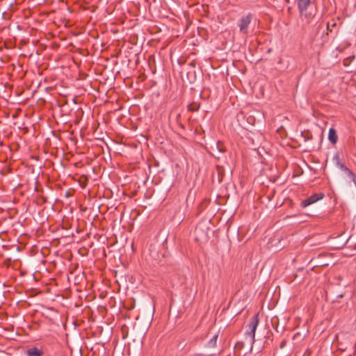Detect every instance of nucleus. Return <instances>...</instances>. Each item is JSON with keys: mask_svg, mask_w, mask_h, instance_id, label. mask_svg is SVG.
<instances>
[{"mask_svg": "<svg viewBox=\"0 0 356 356\" xmlns=\"http://www.w3.org/2000/svg\"><path fill=\"white\" fill-rule=\"evenodd\" d=\"M259 321V313L255 314L250 320L248 324V330L245 332L246 336L250 337V343L253 344L255 341V331Z\"/></svg>", "mask_w": 356, "mask_h": 356, "instance_id": "nucleus-1", "label": "nucleus"}, {"mask_svg": "<svg viewBox=\"0 0 356 356\" xmlns=\"http://www.w3.org/2000/svg\"><path fill=\"white\" fill-rule=\"evenodd\" d=\"M252 17L253 15L252 13H248L247 15L243 16L238 22L239 31L245 35L248 34V27L252 19Z\"/></svg>", "mask_w": 356, "mask_h": 356, "instance_id": "nucleus-2", "label": "nucleus"}, {"mask_svg": "<svg viewBox=\"0 0 356 356\" xmlns=\"http://www.w3.org/2000/svg\"><path fill=\"white\" fill-rule=\"evenodd\" d=\"M333 161L338 168H339L342 171H344L346 173H347V175L352 179V180L355 181V174L350 169H348L341 161L339 153L336 152L334 154L333 156Z\"/></svg>", "mask_w": 356, "mask_h": 356, "instance_id": "nucleus-3", "label": "nucleus"}, {"mask_svg": "<svg viewBox=\"0 0 356 356\" xmlns=\"http://www.w3.org/2000/svg\"><path fill=\"white\" fill-rule=\"evenodd\" d=\"M324 197V194L322 193H314L311 196L308 197L307 198L303 200L300 202V206L303 208L307 207L317 201L323 199Z\"/></svg>", "mask_w": 356, "mask_h": 356, "instance_id": "nucleus-4", "label": "nucleus"}, {"mask_svg": "<svg viewBox=\"0 0 356 356\" xmlns=\"http://www.w3.org/2000/svg\"><path fill=\"white\" fill-rule=\"evenodd\" d=\"M298 1V6L299 11L302 15H305V17L308 19H311L314 17V15H312V13L307 14L306 10L307 7L310 5V0H297Z\"/></svg>", "mask_w": 356, "mask_h": 356, "instance_id": "nucleus-5", "label": "nucleus"}, {"mask_svg": "<svg viewBox=\"0 0 356 356\" xmlns=\"http://www.w3.org/2000/svg\"><path fill=\"white\" fill-rule=\"evenodd\" d=\"M43 354L42 348L37 346H31L26 350V356H42Z\"/></svg>", "mask_w": 356, "mask_h": 356, "instance_id": "nucleus-6", "label": "nucleus"}, {"mask_svg": "<svg viewBox=\"0 0 356 356\" xmlns=\"http://www.w3.org/2000/svg\"><path fill=\"white\" fill-rule=\"evenodd\" d=\"M328 140L332 145H335L338 140V136L334 128L329 129Z\"/></svg>", "mask_w": 356, "mask_h": 356, "instance_id": "nucleus-7", "label": "nucleus"}, {"mask_svg": "<svg viewBox=\"0 0 356 356\" xmlns=\"http://www.w3.org/2000/svg\"><path fill=\"white\" fill-rule=\"evenodd\" d=\"M325 254H319L316 258L312 259L316 266H328V263L324 261H321V258L325 257Z\"/></svg>", "mask_w": 356, "mask_h": 356, "instance_id": "nucleus-8", "label": "nucleus"}, {"mask_svg": "<svg viewBox=\"0 0 356 356\" xmlns=\"http://www.w3.org/2000/svg\"><path fill=\"white\" fill-rule=\"evenodd\" d=\"M216 171L218 175V181L221 182L225 175V170L224 168L221 165H216Z\"/></svg>", "mask_w": 356, "mask_h": 356, "instance_id": "nucleus-9", "label": "nucleus"}, {"mask_svg": "<svg viewBox=\"0 0 356 356\" xmlns=\"http://www.w3.org/2000/svg\"><path fill=\"white\" fill-rule=\"evenodd\" d=\"M218 334H216L213 337L208 341L206 346L209 348H213L216 346L217 339Z\"/></svg>", "mask_w": 356, "mask_h": 356, "instance_id": "nucleus-10", "label": "nucleus"}, {"mask_svg": "<svg viewBox=\"0 0 356 356\" xmlns=\"http://www.w3.org/2000/svg\"><path fill=\"white\" fill-rule=\"evenodd\" d=\"M200 104L197 102H192L188 105V110L191 112H195L199 110Z\"/></svg>", "mask_w": 356, "mask_h": 356, "instance_id": "nucleus-11", "label": "nucleus"}, {"mask_svg": "<svg viewBox=\"0 0 356 356\" xmlns=\"http://www.w3.org/2000/svg\"><path fill=\"white\" fill-rule=\"evenodd\" d=\"M301 136L304 138L305 141L311 140L313 138L312 132L309 130H305L301 132Z\"/></svg>", "mask_w": 356, "mask_h": 356, "instance_id": "nucleus-12", "label": "nucleus"}, {"mask_svg": "<svg viewBox=\"0 0 356 356\" xmlns=\"http://www.w3.org/2000/svg\"><path fill=\"white\" fill-rule=\"evenodd\" d=\"M299 273L300 279L298 280V282L301 283L304 281L305 276L308 274V272L304 268H300Z\"/></svg>", "mask_w": 356, "mask_h": 356, "instance_id": "nucleus-13", "label": "nucleus"}, {"mask_svg": "<svg viewBox=\"0 0 356 356\" xmlns=\"http://www.w3.org/2000/svg\"><path fill=\"white\" fill-rule=\"evenodd\" d=\"M150 321L148 320L140 330V334H145L150 326Z\"/></svg>", "mask_w": 356, "mask_h": 356, "instance_id": "nucleus-14", "label": "nucleus"}, {"mask_svg": "<svg viewBox=\"0 0 356 356\" xmlns=\"http://www.w3.org/2000/svg\"><path fill=\"white\" fill-rule=\"evenodd\" d=\"M332 24L330 22H327L326 24V29H327V33L332 32V28L335 27L337 26V23L334 20H332Z\"/></svg>", "mask_w": 356, "mask_h": 356, "instance_id": "nucleus-15", "label": "nucleus"}, {"mask_svg": "<svg viewBox=\"0 0 356 356\" xmlns=\"http://www.w3.org/2000/svg\"><path fill=\"white\" fill-rule=\"evenodd\" d=\"M141 325V321L139 320L138 317L136 318V322L134 325V328L138 330Z\"/></svg>", "mask_w": 356, "mask_h": 356, "instance_id": "nucleus-16", "label": "nucleus"}, {"mask_svg": "<svg viewBox=\"0 0 356 356\" xmlns=\"http://www.w3.org/2000/svg\"><path fill=\"white\" fill-rule=\"evenodd\" d=\"M218 148L220 152H225V148L222 147V144L220 141L217 143Z\"/></svg>", "mask_w": 356, "mask_h": 356, "instance_id": "nucleus-17", "label": "nucleus"}, {"mask_svg": "<svg viewBox=\"0 0 356 356\" xmlns=\"http://www.w3.org/2000/svg\"><path fill=\"white\" fill-rule=\"evenodd\" d=\"M163 237L164 238V241H163V246L166 250L167 249L166 243H167V239H168L167 238V235L166 234H163Z\"/></svg>", "mask_w": 356, "mask_h": 356, "instance_id": "nucleus-18", "label": "nucleus"}, {"mask_svg": "<svg viewBox=\"0 0 356 356\" xmlns=\"http://www.w3.org/2000/svg\"><path fill=\"white\" fill-rule=\"evenodd\" d=\"M286 340H283V341L281 342L280 346V348H283L284 347V346H285V344H286Z\"/></svg>", "mask_w": 356, "mask_h": 356, "instance_id": "nucleus-19", "label": "nucleus"}, {"mask_svg": "<svg viewBox=\"0 0 356 356\" xmlns=\"http://www.w3.org/2000/svg\"><path fill=\"white\" fill-rule=\"evenodd\" d=\"M189 65L190 66H192V67H195V61H192L191 63H189Z\"/></svg>", "mask_w": 356, "mask_h": 356, "instance_id": "nucleus-20", "label": "nucleus"}, {"mask_svg": "<svg viewBox=\"0 0 356 356\" xmlns=\"http://www.w3.org/2000/svg\"><path fill=\"white\" fill-rule=\"evenodd\" d=\"M343 296V294L338 295V298H342Z\"/></svg>", "mask_w": 356, "mask_h": 356, "instance_id": "nucleus-21", "label": "nucleus"}, {"mask_svg": "<svg viewBox=\"0 0 356 356\" xmlns=\"http://www.w3.org/2000/svg\"><path fill=\"white\" fill-rule=\"evenodd\" d=\"M180 127H181V129H184V126L183 124H181Z\"/></svg>", "mask_w": 356, "mask_h": 356, "instance_id": "nucleus-22", "label": "nucleus"}, {"mask_svg": "<svg viewBox=\"0 0 356 356\" xmlns=\"http://www.w3.org/2000/svg\"><path fill=\"white\" fill-rule=\"evenodd\" d=\"M298 277V274H296L295 276H294L295 279H296Z\"/></svg>", "mask_w": 356, "mask_h": 356, "instance_id": "nucleus-23", "label": "nucleus"}, {"mask_svg": "<svg viewBox=\"0 0 356 356\" xmlns=\"http://www.w3.org/2000/svg\"><path fill=\"white\" fill-rule=\"evenodd\" d=\"M355 347H356V343L355 344Z\"/></svg>", "mask_w": 356, "mask_h": 356, "instance_id": "nucleus-24", "label": "nucleus"}]
</instances>
